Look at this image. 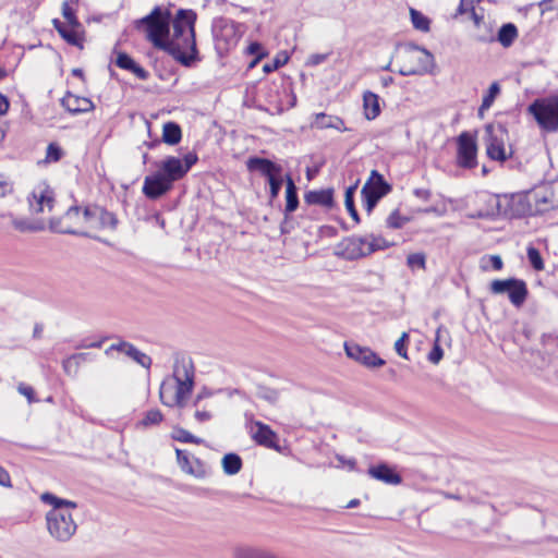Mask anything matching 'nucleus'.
<instances>
[{
    "label": "nucleus",
    "mask_w": 558,
    "mask_h": 558,
    "mask_svg": "<svg viewBox=\"0 0 558 558\" xmlns=\"http://www.w3.org/2000/svg\"><path fill=\"white\" fill-rule=\"evenodd\" d=\"M363 108L367 120L376 119L380 113L379 97L372 92H365L363 95Z\"/></svg>",
    "instance_id": "nucleus-30"
},
{
    "label": "nucleus",
    "mask_w": 558,
    "mask_h": 558,
    "mask_svg": "<svg viewBox=\"0 0 558 558\" xmlns=\"http://www.w3.org/2000/svg\"><path fill=\"white\" fill-rule=\"evenodd\" d=\"M111 350H114V351L125 354L126 356H129L134 362H136L137 364H140L141 366H143L145 368H149L151 365L150 356H148L144 352L140 351L136 347H134L130 342L120 341L118 343H112L109 347L108 351H111Z\"/></svg>",
    "instance_id": "nucleus-19"
},
{
    "label": "nucleus",
    "mask_w": 558,
    "mask_h": 558,
    "mask_svg": "<svg viewBox=\"0 0 558 558\" xmlns=\"http://www.w3.org/2000/svg\"><path fill=\"white\" fill-rule=\"evenodd\" d=\"M61 105L72 114L85 113L94 109V104L90 99L73 95L72 93H66L61 99Z\"/></svg>",
    "instance_id": "nucleus-21"
},
{
    "label": "nucleus",
    "mask_w": 558,
    "mask_h": 558,
    "mask_svg": "<svg viewBox=\"0 0 558 558\" xmlns=\"http://www.w3.org/2000/svg\"><path fill=\"white\" fill-rule=\"evenodd\" d=\"M538 8L542 15L547 12L558 11V0H542L538 2Z\"/></svg>",
    "instance_id": "nucleus-50"
},
{
    "label": "nucleus",
    "mask_w": 558,
    "mask_h": 558,
    "mask_svg": "<svg viewBox=\"0 0 558 558\" xmlns=\"http://www.w3.org/2000/svg\"><path fill=\"white\" fill-rule=\"evenodd\" d=\"M536 122L547 132L558 130V96L536 99L529 107Z\"/></svg>",
    "instance_id": "nucleus-9"
},
{
    "label": "nucleus",
    "mask_w": 558,
    "mask_h": 558,
    "mask_svg": "<svg viewBox=\"0 0 558 558\" xmlns=\"http://www.w3.org/2000/svg\"><path fill=\"white\" fill-rule=\"evenodd\" d=\"M12 225L16 230H19L21 232L39 230V228H37L34 223H32L27 219H13Z\"/></svg>",
    "instance_id": "nucleus-46"
},
{
    "label": "nucleus",
    "mask_w": 558,
    "mask_h": 558,
    "mask_svg": "<svg viewBox=\"0 0 558 558\" xmlns=\"http://www.w3.org/2000/svg\"><path fill=\"white\" fill-rule=\"evenodd\" d=\"M211 395H213V393H211V391H209L208 389L204 388V389H203L202 391H199V392L197 393V396L195 397V399H194V405H195V407H199L201 401H202L203 399H205V398H209V397H211Z\"/></svg>",
    "instance_id": "nucleus-61"
},
{
    "label": "nucleus",
    "mask_w": 558,
    "mask_h": 558,
    "mask_svg": "<svg viewBox=\"0 0 558 558\" xmlns=\"http://www.w3.org/2000/svg\"><path fill=\"white\" fill-rule=\"evenodd\" d=\"M381 246L374 236H351L343 240L339 248V255L348 260H355L365 257Z\"/></svg>",
    "instance_id": "nucleus-11"
},
{
    "label": "nucleus",
    "mask_w": 558,
    "mask_h": 558,
    "mask_svg": "<svg viewBox=\"0 0 558 558\" xmlns=\"http://www.w3.org/2000/svg\"><path fill=\"white\" fill-rule=\"evenodd\" d=\"M9 101L7 97H4L2 94H0V116L7 113L9 110Z\"/></svg>",
    "instance_id": "nucleus-63"
},
{
    "label": "nucleus",
    "mask_w": 558,
    "mask_h": 558,
    "mask_svg": "<svg viewBox=\"0 0 558 558\" xmlns=\"http://www.w3.org/2000/svg\"><path fill=\"white\" fill-rule=\"evenodd\" d=\"M492 266L495 270H500L502 268V259L499 255H492L489 257Z\"/></svg>",
    "instance_id": "nucleus-62"
},
{
    "label": "nucleus",
    "mask_w": 558,
    "mask_h": 558,
    "mask_svg": "<svg viewBox=\"0 0 558 558\" xmlns=\"http://www.w3.org/2000/svg\"><path fill=\"white\" fill-rule=\"evenodd\" d=\"M28 203L33 213L50 211L54 204V193L47 184H38L28 197Z\"/></svg>",
    "instance_id": "nucleus-16"
},
{
    "label": "nucleus",
    "mask_w": 558,
    "mask_h": 558,
    "mask_svg": "<svg viewBox=\"0 0 558 558\" xmlns=\"http://www.w3.org/2000/svg\"><path fill=\"white\" fill-rule=\"evenodd\" d=\"M477 146L475 138L468 132L458 137V165L465 169L476 166Z\"/></svg>",
    "instance_id": "nucleus-14"
},
{
    "label": "nucleus",
    "mask_w": 558,
    "mask_h": 558,
    "mask_svg": "<svg viewBox=\"0 0 558 558\" xmlns=\"http://www.w3.org/2000/svg\"><path fill=\"white\" fill-rule=\"evenodd\" d=\"M197 14L190 9H180L171 16L172 33L169 32L167 52L184 66H190L198 58L195 39Z\"/></svg>",
    "instance_id": "nucleus-1"
},
{
    "label": "nucleus",
    "mask_w": 558,
    "mask_h": 558,
    "mask_svg": "<svg viewBox=\"0 0 558 558\" xmlns=\"http://www.w3.org/2000/svg\"><path fill=\"white\" fill-rule=\"evenodd\" d=\"M327 56L322 53H315L308 57L307 64L308 65H318L326 60Z\"/></svg>",
    "instance_id": "nucleus-58"
},
{
    "label": "nucleus",
    "mask_w": 558,
    "mask_h": 558,
    "mask_svg": "<svg viewBox=\"0 0 558 558\" xmlns=\"http://www.w3.org/2000/svg\"><path fill=\"white\" fill-rule=\"evenodd\" d=\"M408 333L403 332L401 337L395 342L396 352L403 359H408V353L405 349V341L408 340Z\"/></svg>",
    "instance_id": "nucleus-49"
},
{
    "label": "nucleus",
    "mask_w": 558,
    "mask_h": 558,
    "mask_svg": "<svg viewBox=\"0 0 558 558\" xmlns=\"http://www.w3.org/2000/svg\"><path fill=\"white\" fill-rule=\"evenodd\" d=\"M410 14L414 28L422 32L429 31V20L423 13L415 9H410Z\"/></svg>",
    "instance_id": "nucleus-38"
},
{
    "label": "nucleus",
    "mask_w": 558,
    "mask_h": 558,
    "mask_svg": "<svg viewBox=\"0 0 558 558\" xmlns=\"http://www.w3.org/2000/svg\"><path fill=\"white\" fill-rule=\"evenodd\" d=\"M407 263L410 268L425 269L426 260L425 255L422 253H413L407 257Z\"/></svg>",
    "instance_id": "nucleus-45"
},
{
    "label": "nucleus",
    "mask_w": 558,
    "mask_h": 558,
    "mask_svg": "<svg viewBox=\"0 0 558 558\" xmlns=\"http://www.w3.org/2000/svg\"><path fill=\"white\" fill-rule=\"evenodd\" d=\"M474 23L477 27L475 38L480 43H493L495 41V35L493 25L484 22L483 17H480L474 13Z\"/></svg>",
    "instance_id": "nucleus-31"
},
{
    "label": "nucleus",
    "mask_w": 558,
    "mask_h": 558,
    "mask_svg": "<svg viewBox=\"0 0 558 558\" xmlns=\"http://www.w3.org/2000/svg\"><path fill=\"white\" fill-rule=\"evenodd\" d=\"M304 202L308 205H317L325 208L333 206V190L325 189L318 191H308L304 195Z\"/></svg>",
    "instance_id": "nucleus-26"
},
{
    "label": "nucleus",
    "mask_w": 558,
    "mask_h": 558,
    "mask_svg": "<svg viewBox=\"0 0 558 558\" xmlns=\"http://www.w3.org/2000/svg\"><path fill=\"white\" fill-rule=\"evenodd\" d=\"M409 221L408 218L402 217L398 210H393L387 218V226L392 229L402 228Z\"/></svg>",
    "instance_id": "nucleus-44"
},
{
    "label": "nucleus",
    "mask_w": 558,
    "mask_h": 558,
    "mask_svg": "<svg viewBox=\"0 0 558 558\" xmlns=\"http://www.w3.org/2000/svg\"><path fill=\"white\" fill-rule=\"evenodd\" d=\"M171 437L180 442H191V444H203L204 440L191 434L189 430L182 427H175L171 434Z\"/></svg>",
    "instance_id": "nucleus-37"
},
{
    "label": "nucleus",
    "mask_w": 558,
    "mask_h": 558,
    "mask_svg": "<svg viewBox=\"0 0 558 558\" xmlns=\"http://www.w3.org/2000/svg\"><path fill=\"white\" fill-rule=\"evenodd\" d=\"M344 350L348 357L359 362L365 367L374 368L385 365V361L369 348L361 347L353 342H345Z\"/></svg>",
    "instance_id": "nucleus-15"
},
{
    "label": "nucleus",
    "mask_w": 558,
    "mask_h": 558,
    "mask_svg": "<svg viewBox=\"0 0 558 558\" xmlns=\"http://www.w3.org/2000/svg\"><path fill=\"white\" fill-rule=\"evenodd\" d=\"M487 204L490 209L486 213H477L474 217L504 216L514 218L523 216L527 211L524 198L521 195H489Z\"/></svg>",
    "instance_id": "nucleus-7"
},
{
    "label": "nucleus",
    "mask_w": 558,
    "mask_h": 558,
    "mask_svg": "<svg viewBox=\"0 0 558 558\" xmlns=\"http://www.w3.org/2000/svg\"><path fill=\"white\" fill-rule=\"evenodd\" d=\"M159 172L171 183L182 179L186 173L183 170V162L178 157H167L160 166Z\"/></svg>",
    "instance_id": "nucleus-22"
},
{
    "label": "nucleus",
    "mask_w": 558,
    "mask_h": 558,
    "mask_svg": "<svg viewBox=\"0 0 558 558\" xmlns=\"http://www.w3.org/2000/svg\"><path fill=\"white\" fill-rule=\"evenodd\" d=\"M404 58L409 61H415V64H403L399 73L403 76L427 73L434 66V56L415 44H407L404 47Z\"/></svg>",
    "instance_id": "nucleus-10"
},
{
    "label": "nucleus",
    "mask_w": 558,
    "mask_h": 558,
    "mask_svg": "<svg viewBox=\"0 0 558 558\" xmlns=\"http://www.w3.org/2000/svg\"><path fill=\"white\" fill-rule=\"evenodd\" d=\"M259 396L270 403H276L279 400V392L275 389H263Z\"/></svg>",
    "instance_id": "nucleus-53"
},
{
    "label": "nucleus",
    "mask_w": 558,
    "mask_h": 558,
    "mask_svg": "<svg viewBox=\"0 0 558 558\" xmlns=\"http://www.w3.org/2000/svg\"><path fill=\"white\" fill-rule=\"evenodd\" d=\"M499 94H500V85H499V83L498 82L492 83L489 88H488V90H487V93L483 97L482 105H481V107L478 109L480 116H482L484 111L488 110L493 106L496 97Z\"/></svg>",
    "instance_id": "nucleus-36"
},
{
    "label": "nucleus",
    "mask_w": 558,
    "mask_h": 558,
    "mask_svg": "<svg viewBox=\"0 0 558 558\" xmlns=\"http://www.w3.org/2000/svg\"><path fill=\"white\" fill-rule=\"evenodd\" d=\"M0 485L4 487H11V478L9 473L0 466Z\"/></svg>",
    "instance_id": "nucleus-59"
},
{
    "label": "nucleus",
    "mask_w": 558,
    "mask_h": 558,
    "mask_svg": "<svg viewBox=\"0 0 558 558\" xmlns=\"http://www.w3.org/2000/svg\"><path fill=\"white\" fill-rule=\"evenodd\" d=\"M484 142L489 159L499 162L509 160L510 168H520L521 162L513 156L514 151L509 144V133L505 124L497 122L485 126Z\"/></svg>",
    "instance_id": "nucleus-6"
},
{
    "label": "nucleus",
    "mask_w": 558,
    "mask_h": 558,
    "mask_svg": "<svg viewBox=\"0 0 558 558\" xmlns=\"http://www.w3.org/2000/svg\"><path fill=\"white\" fill-rule=\"evenodd\" d=\"M171 13L167 9L155 7L153 11L134 22L137 31L144 32L146 38L158 49L167 51L169 48V27Z\"/></svg>",
    "instance_id": "nucleus-5"
},
{
    "label": "nucleus",
    "mask_w": 558,
    "mask_h": 558,
    "mask_svg": "<svg viewBox=\"0 0 558 558\" xmlns=\"http://www.w3.org/2000/svg\"><path fill=\"white\" fill-rule=\"evenodd\" d=\"M41 500L52 506V509L46 514L49 534L58 542L71 539L76 532L77 525L70 510L75 509L76 504L71 500L61 499L50 493L43 494Z\"/></svg>",
    "instance_id": "nucleus-2"
},
{
    "label": "nucleus",
    "mask_w": 558,
    "mask_h": 558,
    "mask_svg": "<svg viewBox=\"0 0 558 558\" xmlns=\"http://www.w3.org/2000/svg\"><path fill=\"white\" fill-rule=\"evenodd\" d=\"M82 213L83 211H81L80 207L72 206L64 214L62 221L57 220V219H52V220L56 221L57 225L62 228L72 227V228L84 229V221L82 220Z\"/></svg>",
    "instance_id": "nucleus-29"
},
{
    "label": "nucleus",
    "mask_w": 558,
    "mask_h": 558,
    "mask_svg": "<svg viewBox=\"0 0 558 558\" xmlns=\"http://www.w3.org/2000/svg\"><path fill=\"white\" fill-rule=\"evenodd\" d=\"M242 24L230 19L219 17L214 21L213 35L215 47L219 53H226L234 48L243 35Z\"/></svg>",
    "instance_id": "nucleus-8"
},
{
    "label": "nucleus",
    "mask_w": 558,
    "mask_h": 558,
    "mask_svg": "<svg viewBox=\"0 0 558 558\" xmlns=\"http://www.w3.org/2000/svg\"><path fill=\"white\" fill-rule=\"evenodd\" d=\"M17 391L27 398L28 403H33L35 401V391L31 386L22 383L17 386Z\"/></svg>",
    "instance_id": "nucleus-51"
},
{
    "label": "nucleus",
    "mask_w": 558,
    "mask_h": 558,
    "mask_svg": "<svg viewBox=\"0 0 558 558\" xmlns=\"http://www.w3.org/2000/svg\"><path fill=\"white\" fill-rule=\"evenodd\" d=\"M162 420V413L158 409H151L145 413L143 420L138 423V425L143 427L158 425Z\"/></svg>",
    "instance_id": "nucleus-40"
},
{
    "label": "nucleus",
    "mask_w": 558,
    "mask_h": 558,
    "mask_svg": "<svg viewBox=\"0 0 558 558\" xmlns=\"http://www.w3.org/2000/svg\"><path fill=\"white\" fill-rule=\"evenodd\" d=\"M175 454L178 464L184 473L197 478H203L207 475V468L199 459L190 457L186 451L181 449H177Z\"/></svg>",
    "instance_id": "nucleus-18"
},
{
    "label": "nucleus",
    "mask_w": 558,
    "mask_h": 558,
    "mask_svg": "<svg viewBox=\"0 0 558 558\" xmlns=\"http://www.w3.org/2000/svg\"><path fill=\"white\" fill-rule=\"evenodd\" d=\"M52 24L60 36L70 45L82 48V37L80 31L82 27H73L69 24L60 22L58 19L52 21Z\"/></svg>",
    "instance_id": "nucleus-27"
},
{
    "label": "nucleus",
    "mask_w": 558,
    "mask_h": 558,
    "mask_svg": "<svg viewBox=\"0 0 558 558\" xmlns=\"http://www.w3.org/2000/svg\"><path fill=\"white\" fill-rule=\"evenodd\" d=\"M489 290L496 295L506 293L511 304L515 307L523 305L529 293L525 281L517 278L493 280Z\"/></svg>",
    "instance_id": "nucleus-12"
},
{
    "label": "nucleus",
    "mask_w": 558,
    "mask_h": 558,
    "mask_svg": "<svg viewBox=\"0 0 558 558\" xmlns=\"http://www.w3.org/2000/svg\"><path fill=\"white\" fill-rule=\"evenodd\" d=\"M242 468V460L235 453H227L222 458V469L228 475H234L240 472Z\"/></svg>",
    "instance_id": "nucleus-35"
},
{
    "label": "nucleus",
    "mask_w": 558,
    "mask_h": 558,
    "mask_svg": "<svg viewBox=\"0 0 558 558\" xmlns=\"http://www.w3.org/2000/svg\"><path fill=\"white\" fill-rule=\"evenodd\" d=\"M299 206L298 189L290 177H287L286 213H293Z\"/></svg>",
    "instance_id": "nucleus-34"
},
{
    "label": "nucleus",
    "mask_w": 558,
    "mask_h": 558,
    "mask_svg": "<svg viewBox=\"0 0 558 558\" xmlns=\"http://www.w3.org/2000/svg\"><path fill=\"white\" fill-rule=\"evenodd\" d=\"M311 128L318 130L335 129L340 132L349 131L344 121L340 117L327 114L325 112H319L314 116L313 121L311 122Z\"/></svg>",
    "instance_id": "nucleus-24"
},
{
    "label": "nucleus",
    "mask_w": 558,
    "mask_h": 558,
    "mask_svg": "<svg viewBox=\"0 0 558 558\" xmlns=\"http://www.w3.org/2000/svg\"><path fill=\"white\" fill-rule=\"evenodd\" d=\"M43 332V326L40 324H36L34 327L33 336L34 338H40Z\"/></svg>",
    "instance_id": "nucleus-64"
},
{
    "label": "nucleus",
    "mask_w": 558,
    "mask_h": 558,
    "mask_svg": "<svg viewBox=\"0 0 558 558\" xmlns=\"http://www.w3.org/2000/svg\"><path fill=\"white\" fill-rule=\"evenodd\" d=\"M478 1L480 0H460L458 13L464 14L466 12H472V14L474 15V4Z\"/></svg>",
    "instance_id": "nucleus-52"
},
{
    "label": "nucleus",
    "mask_w": 558,
    "mask_h": 558,
    "mask_svg": "<svg viewBox=\"0 0 558 558\" xmlns=\"http://www.w3.org/2000/svg\"><path fill=\"white\" fill-rule=\"evenodd\" d=\"M368 474L380 482L389 485H399L402 477L387 464H379L368 469Z\"/></svg>",
    "instance_id": "nucleus-25"
},
{
    "label": "nucleus",
    "mask_w": 558,
    "mask_h": 558,
    "mask_svg": "<svg viewBox=\"0 0 558 558\" xmlns=\"http://www.w3.org/2000/svg\"><path fill=\"white\" fill-rule=\"evenodd\" d=\"M246 167L248 171H258L263 175L267 177V179L274 177L275 174H281L282 171L281 166L272 162L269 159L260 157L248 158L246 161Z\"/></svg>",
    "instance_id": "nucleus-23"
},
{
    "label": "nucleus",
    "mask_w": 558,
    "mask_h": 558,
    "mask_svg": "<svg viewBox=\"0 0 558 558\" xmlns=\"http://www.w3.org/2000/svg\"><path fill=\"white\" fill-rule=\"evenodd\" d=\"M194 417L197 422L204 423L211 420L213 414L210 411L207 410H196Z\"/></svg>",
    "instance_id": "nucleus-57"
},
{
    "label": "nucleus",
    "mask_w": 558,
    "mask_h": 558,
    "mask_svg": "<svg viewBox=\"0 0 558 558\" xmlns=\"http://www.w3.org/2000/svg\"><path fill=\"white\" fill-rule=\"evenodd\" d=\"M82 220L84 221V229L66 227L62 228L56 221L50 220L51 230L60 233H68L74 235H83L93 238L92 231L102 229H116L118 219L114 214L106 210L100 206H87L82 213Z\"/></svg>",
    "instance_id": "nucleus-4"
},
{
    "label": "nucleus",
    "mask_w": 558,
    "mask_h": 558,
    "mask_svg": "<svg viewBox=\"0 0 558 558\" xmlns=\"http://www.w3.org/2000/svg\"><path fill=\"white\" fill-rule=\"evenodd\" d=\"M527 258L534 269L542 270L544 268L543 258H542L538 250H536L535 247L530 246L527 248Z\"/></svg>",
    "instance_id": "nucleus-42"
},
{
    "label": "nucleus",
    "mask_w": 558,
    "mask_h": 558,
    "mask_svg": "<svg viewBox=\"0 0 558 558\" xmlns=\"http://www.w3.org/2000/svg\"><path fill=\"white\" fill-rule=\"evenodd\" d=\"M517 37V26L512 23H507L499 28L495 40H497L502 47L508 48L514 43Z\"/></svg>",
    "instance_id": "nucleus-32"
},
{
    "label": "nucleus",
    "mask_w": 558,
    "mask_h": 558,
    "mask_svg": "<svg viewBox=\"0 0 558 558\" xmlns=\"http://www.w3.org/2000/svg\"><path fill=\"white\" fill-rule=\"evenodd\" d=\"M288 60L289 57L286 53L279 54L271 62L265 63L263 66V71L265 73L274 72L278 70L280 66L284 65L288 62Z\"/></svg>",
    "instance_id": "nucleus-43"
},
{
    "label": "nucleus",
    "mask_w": 558,
    "mask_h": 558,
    "mask_svg": "<svg viewBox=\"0 0 558 558\" xmlns=\"http://www.w3.org/2000/svg\"><path fill=\"white\" fill-rule=\"evenodd\" d=\"M251 436L256 444L266 448H276L277 435L266 424L255 421L252 423Z\"/></svg>",
    "instance_id": "nucleus-20"
},
{
    "label": "nucleus",
    "mask_w": 558,
    "mask_h": 558,
    "mask_svg": "<svg viewBox=\"0 0 558 558\" xmlns=\"http://www.w3.org/2000/svg\"><path fill=\"white\" fill-rule=\"evenodd\" d=\"M116 64L120 69L132 72L140 80H147L149 73L138 65L128 53L119 52L116 59Z\"/></svg>",
    "instance_id": "nucleus-28"
},
{
    "label": "nucleus",
    "mask_w": 558,
    "mask_h": 558,
    "mask_svg": "<svg viewBox=\"0 0 558 558\" xmlns=\"http://www.w3.org/2000/svg\"><path fill=\"white\" fill-rule=\"evenodd\" d=\"M442 349L440 348V345L436 342L433 350L429 352L428 354V360L434 363V364H437L441 357H442Z\"/></svg>",
    "instance_id": "nucleus-54"
},
{
    "label": "nucleus",
    "mask_w": 558,
    "mask_h": 558,
    "mask_svg": "<svg viewBox=\"0 0 558 558\" xmlns=\"http://www.w3.org/2000/svg\"><path fill=\"white\" fill-rule=\"evenodd\" d=\"M62 157V150L61 148L54 144V143H50L47 147V155H46V159L48 161H59Z\"/></svg>",
    "instance_id": "nucleus-47"
},
{
    "label": "nucleus",
    "mask_w": 558,
    "mask_h": 558,
    "mask_svg": "<svg viewBox=\"0 0 558 558\" xmlns=\"http://www.w3.org/2000/svg\"><path fill=\"white\" fill-rule=\"evenodd\" d=\"M182 138V131L178 123L167 122L162 128V141L169 145H177Z\"/></svg>",
    "instance_id": "nucleus-33"
},
{
    "label": "nucleus",
    "mask_w": 558,
    "mask_h": 558,
    "mask_svg": "<svg viewBox=\"0 0 558 558\" xmlns=\"http://www.w3.org/2000/svg\"><path fill=\"white\" fill-rule=\"evenodd\" d=\"M390 191L391 186L385 181L384 177L377 170H373L361 191L365 209L371 213L378 201Z\"/></svg>",
    "instance_id": "nucleus-13"
},
{
    "label": "nucleus",
    "mask_w": 558,
    "mask_h": 558,
    "mask_svg": "<svg viewBox=\"0 0 558 558\" xmlns=\"http://www.w3.org/2000/svg\"><path fill=\"white\" fill-rule=\"evenodd\" d=\"M12 191V184L0 173V197H4Z\"/></svg>",
    "instance_id": "nucleus-55"
},
{
    "label": "nucleus",
    "mask_w": 558,
    "mask_h": 558,
    "mask_svg": "<svg viewBox=\"0 0 558 558\" xmlns=\"http://www.w3.org/2000/svg\"><path fill=\"white\" fill-rule=\"evenodd\" d=\"M194 387V369L189 363L174 365L173 375L162 380L159 389L160 401L167 407L184 408Z\"/></svg>",
    "instance_id": "nucleus-3"
},
{
    "label": "nucleus",
    "mask_w": 558,
    "mask_h": 558,
    "mask_svg": "<svg viewBox=\"0 0 558 558\" xmlns=\"http://www.w3.org/2000/svg\"><path fill=\"white\" fill-rule=\"evenodd\" d=\"M62 15L70 26L82 27V24L75 16L74 10L70 7L68 1H64L62 4Z\"/></svg>",
    "instance_id": "nucleus-41"
},
{
    "label": "nucleus",
    "mask_w": 558,
    "mask_h": 558,
    "mask_svg": "<svg viewBox=\"0 0 558 558\" xmlns=\"http://www.w3.org/2000/svg\"><path fill=\"white\" fill-rule=\"evenodd\" d=\"M259 52H265V51H264L263 46L257 41L251 43L250 46L247 47V53H250V54L257 57V54Z\"/></svg>",
    "instance_id": "nucleus-60"
},
{
    "label": "nucleus",
    "mask_w": 558,
    "mask_h": 558,
    "mask_svg": "<svg viewBox=\"0 0 558 558\" xmlns=\"http://www.w3.org/2000/svg\"><path fill=\"white\" fill-rule=\"evenodd\" d=\"M172 184L159 172H155L145 177L143 184V193L149 199H157L168 191Z\"/></svg>",
    "instance_id": "nucleus-17"
},
{
    "label": "nucleus",
    "mask_w": 558,
    "mask_h": 558,
    "mask_svg": "<svg viewBox=\"0 0 558 558\" xmlns=\"http://www.w3.org/2000/svg\"><path fill=\"white\" fill-rule=\"evenodd\" d=\"M269 186H270V197L274 199L278 196L281 186H282V179L280 178V174H275L274 177L268 179Z\"/></svg>",
    "instance_id": "nucleus-48"
},
{
    "label": "nucleus",
    "mask_w": 558,
    "mask_h": 558,
    "mask_svg": "<svg viewBox=\"0 0 558 558\" xmlns=\"http://www.w3.org/2000/svg\"><path fill=\"white\" fill-rule=\"evenodd\" d=\"M355 190H356V185L349 186L345 190L344 204H345V208L349 211L350 216L357 222L360 219H359V214H357V211L355 209V206H354V193H355Z\"/></svg>",
    "instance_id": "nucleus-39"
},
{
    "label": "nucleus",
    "mask_w": 558,
    "mask_h": 558,
    "mask_svg": "<svg viewBox=\"0 0 558 558\" xmlns=\"http://www.w3.org/2000/svg\"><path fill=\"white\" fill-rule=\"evenodd\" d=\"M197 161L196 154L189 153L184 156V162H183V170L185 173L192 168L193 165H195Z\"/></svg>",
    "instance_id": "nucleus-56"
}]
</instances>
